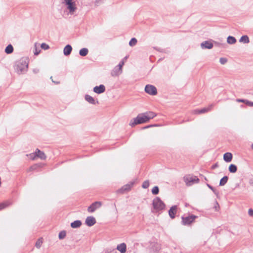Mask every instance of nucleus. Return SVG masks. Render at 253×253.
<instances>
[{
	"label": "nucleus",
	"instance_id": "nucleus-44",
	"mask_svg": "<svg viewBox=\"0 0 253 253\" xmlns=\"http://www.w3.org/2000/svg\"><path fill=\"white\" fill-rule=\"evenodd\" d=\"M35 152L34 153H31L30 154V158L32 159V160H34L35 159V158L36 157V156H35Z\"/></svg>",
	"mask_w": 253,
	"mask_h": 253
},
{
	"label": "nucleus",
	"instance_id": "nucleus-11",
	"mask_svg": "<svg viewBox=\"0 0 253 253\" xmlns=\"http://www.w3.org/2000/svg\"><path fill=\"white\" fill-rule=\"evenodd\" d=\"M177 209V206L174 205L172 206L169 211V216L172 219H174L175 216Z\"/></svg>",
	"mask_w": 253,
	"mask_h": 253
},
{
	"label": "nucleus",
	"instance_id": "nucleus-13",
	"mask_svg": "<svg viewBox=\"0 0 253 253\" xmlns=\"http://www.w3.org/2000/svg\"><path fill=\"white\" fill-rule=\"evenodd\" d=\"M213 106H214V104H211L207 108H204L200 110H196L195 112L197 114L205 113H206V112L210 111L211 110V109L213 107Z\"/></svg>",
	"mask_w": 253,
	"mask_h": 253
},
{
	"label": "nucleus",
	"instance_id": "nucleus-29",
	"mask_svg": "<svg viewBox=\"0 0 253 253\" xmlns=\"http://www.w3.org/2000/svg\"><path fill=\"white\" fill-rule=\"evenodd\" d=\"M66 236V232L64 230L61 231L59 233L58 235V237L59 239L62 240L65 238Z\"/></svg>",
	"mask_w": 253,
	"mask_h": 253
},
{
	"label": "nucleus",
	"instance_id": "nucleus-38",
	"mask_svg": "<svg viewBox=\"0 0 253 253\" xmlns=\"http://www.w3.org/2000/svg\"><path fill=\"white\" fill-rule=\"evenodd\" d=\"M41 47L43 49H48L49 48V46L47 44L42 43L41 44Z\"/></svg>",
	"mask_w": 253,
	"mask_h": 253
},
{
	"label": "nucleus",
	"instance_id": "nucleus-30",
	"mask_svg": "<svg viewBox=\"0 0 253 253\" xmlns=\"http://www.w3.org/2000/svg\"><path fill=\"white\" fill-rule=\"evenodd\" d=\"M137 40L135 38H132L129 42V45L130 46H134L137 43Z\"/></svg>",
	"mask_w": 253,
	"mask_h": 253
},
{
	"label": "nucleus",
	"instance_id": "nucleus-22",
	"mask_svg": "<svg viewBox=\"0 0 253 253\" xmlns=\"http://www.w3.org/2000/svg\"><path fill=\"white\" fill-rule=\"evenodd\" d=\"M11 205V203L9 201H5L0 203V211L4 209Z\"/></svg>",
	"mask_w": 253,
	"mask_h": 253
},
{
	"label": "nucleus",
	"instance_id": "nucleus-15",
	"mask_svg": "<svg viewBox=\"0 0 253 253\" xmlns=\"http://www.w3.org/2000/svg\"><path fill=\"white\" fill-rule=\"evenodd\" d=\"M116 249L121 253H125L126 251V245L123 243L117 245Z\"/></svg>",
	"mask_w": 253,
	"mask_h": 253
},
{
	"label": "nucleus",
	"instance_id": "nucleus-26",
	"mask_svg": "<svg viewBox=\"0 0 253 253\" xmlns=\"http://www.w3.org/2000/svg\"><path fill=\"white\" fill-rule=\"evenodd\" d=\"M228 179V177L227 176H223L220 180L219 186L224 185L227 182Z\"/></svg>",
	"mask_w": 253,
	"mask_h": 253
},
{
	"label": "nucleus",
	"instance_id": "nucleus-37",
	"mask_svg": "<svg viewBox=\"0 0 253 253\" xmlns=\"http://www.w3.org/2000/svg\"><path fill=\"white\" fill-rule=\"evenodd\" d=\"M85 221H95V219L93 216H88L86 218Z\"/></svg>",
	"mask_w": 253,
	"mask_h": 253
},
{
	"label": "nucleus",
	"instance_id": "nucleus-25",
	"mask_svg": "<svg viewBox=\"0 0 253 253\" xmlns=\"http://www.w3.org/2000/svg\"><path fill=\"white\" fill-rule=\"evenodd\" d=\"M237 170V167L234 164H231L229 167V171L231 173H235Z\"/></svg>",
	"mask_w": 253,
	"mask_h": 253
},
{
	"label": "nucleus",
	"instance_id": "nucleus-18",
	"mask_svg": "<svg viewBox=\"0 0 253 253\" xmlns=\"http://www.w3.org/2000/svg\"><path fill=\"white\" fill-rule=\"evenodd\" d=\"M233 158L232 154L230 152L225 153L223 155V160L227 163L230 162Z\"/></svg>",
	"mask_w": 253,
	"mask_h": 253
},
{
	"label": "nucleus",
	"instance_id": "nucleus-46",
	"mask_svg": "<svg viewBox=\"0 0 253 253\" xmlns=\"http://www.w3.org/2000/svg\"><path fill=\"white\" fill-rule=\"evenodd\" d=\"M218 167V165L217 163H215L214 165H213L211 167L212 169H215L217 168Z\"/></svg>",
	"mask_w": 253,
	"mask_h": 253
},
{
	"label": "nucleus",
	"instance_id": "nucleus-43",
	"mask_svg": "<svg viewBox=\"0 0 253 253\" xmlns=\"http://www.w3.org/2000/svg\"><path fill=\"white\" fill-rule=\"evenodd\" d=\"M248 214L250 216H253V210L252 209H250L249 210Z\"/></svg>",
	"mask_w": 253,
	"mask_h": 253
},
{
	"label": "nucleus",
	"instance_id": "nucleus-4",
	"mask_svg": "<svg viewBox=\"0 0 253 253\" xmlns=\"http://www.w3.org/2000/svg\"><path fill=\"white\" fill-rule=\"evenodd\" d=\"M63 3L67 6V8L69 10V13L71 15L74 14L77 10V7L75 1L74 0H63Z\"/></svg>",
	"mask_w": 253,
	"mask_h": 253
},
{
	"label": "nucleus",
	"instance_id": "nucleus-51",
	"mask_svg": "<svg viewBox=\"0 0 253 253\" xmlns=\"http://www.w3.org/2000/svg\"><path fill=\"white\" fill-rule=\"evenodd\" d=\"M39 54V53L38 52H36L35 53V55H38Z\"/></svg>",
	"mask_w": 253,
	"mask_h": 253
},
{
	"label": "nucleus",
	"instance_id": "nucleus-34",
	"mask_svg": "<svg viewBox=\"0 0 253 253\" xmlns=\"http://www.w3.org/2000/svg\"><path fill=\"white\" fill-rule=\"evenodd\" d=\"M149 182L148 180L144 181L143 182V184L142 185V187L144 189L147 188L149 187Z\"/></svg>",
	"mask_w": 253,
	"mask_h": 253
},
{
	"label": "nucleus",
	"instance_id": "nucleus-27",
	"mask_svg": "<svg viewBox=\"0 0 253 253\" xmlns=\"http://www.w3.org/2000/svg\"><path fill=\"white\" fill-rule=\"evenodd\" d=\"M42 243H43V239H42V238H40L36 242V243L35 244V247L37 249H40L42 247Z\"/></svg>",
	"mask_w": 253,
	"mask_h": 253
},
{
	"label": "nucleus",
	"instance_id": "nucleus-12",
	"mask_svg": "<svg viewBox=\"0 0 253 253\" xmlns=\"http://www.w3.org/2000/svg\"><path fill=\"white\" fill-rule=\"evenodd\" d=\"M201 47L203 49H211L213 47V44L210 41H205L201 43Z\"/></svg>",
	"mask_w": 253,
	"mask_h": 253
},
{
	"label": "nucleus",
	"instance_id": "nucleus-45",
	"mask_svg": "<svg viewBox=\"0 0 253 253\" xmlns=\"http://www.w3.org/2000/svg\"><path fill=\"white\" fill-rule=\"evenodd\" d=\"M95 222H85L87 226L90 227L93 226Z\"/></svg>",
	"mask_w": 253,
	"mask_h": 253
},
{
	"label": "nucleus",
	"instance_id": "nucleus-28",
	"mask_svg": "<svg viewBox=\"0 0 253 253\" xmlns=\"http://www.w3.org/2000/svg\"><path fill=\"white\" fill-rule=\"evenodd\" d=\"M118 68H119L116 66L114 69V70L112 71L111 75H112V76H118L120 74H121L122 73V71H119Z\"/></svg>",
	"mask_w": 253,
	"mask_h": 253
},
{
	"label": "nucleus",
	"instance_id": "nucleus-5",
	"mask_svg": "<svg viewBox=\"0 0 253 253\" xmlns=\"http://www.w3.org/2000/svg\"><path fill=\"white\" fill-rule=\"evenodd\" d=\"M183 180L185 184L190 186L194 183H197L199 182V179L196 176L185 175L183 177Z\"/></svg>",
	"mask_w": 253,
	"mask_h": 253
},
{
	"label": "nucleus",
	"instance_id": "nucleus-32",
	"mask_svg": "<svg viewBox=\"0 0 253 253\" xmlns=\"http://www.w3.org/2000/svg\"><path fill=\"white\" fill-rule=\"evenodd\" d=\"M82 222H71V226L73 228H76L80 227Z\"/></svg>",
	"mask_w": 253,
	"mask_h": 253
},
{
	"label": "nucleus",
	"instance_id": "nucleus-19",
	"mask_svg": "<svg viewBox=\"0 0 253 253\" xmlns=\"http://www.w3.org/2000/svg\"><path fill=\"white\" fill-rule=\"evenodd\" d=\"M236 38L233 36H229L227 38V42L228 44H233L236 42Z\"/></svg>",
	"mask_w": 253,
	"mask_h": 253
},
{
	"label": "nucleus",
	"instance_id": "nucleus-3",
	"mask_svg": "<svg viewBox=\"0 0 253 253\" xmlns=\"http://www.w3.org/2000/svg\"><path fill=\"white\" fill-rule=\"evenodd\" d=\"M147 119L144 113L139 114L135 118L133 119V121L131 120L130 122L129 125L131 126H134L138 124L147 123L149 122Z\"/></svg>",
	"mask_w": 253,
	"mask_h": 253
},
{
	"label": "nucleus",
	"instance_id": "nucleus-14",
	"mask_svg": "<svg viewBox=\"0 0 253 253\" xmlns=\"http://www.w3.org/2000/svg\"><path fill=\"white\" fill-rule=\"evenodd\" d=\"M35 156L40 158L41 160H45L46 158V156L45 154L42 151H40L39 149H36Z\"/></svg>",
	"mask_w": 253,
	"mask_h": 253
},
{
	"label": "nucleus",
	"instance_id": "nucleus-41",
	"mask_svg": "<svg viewBox=\"0 0 253 253\" xmlns=\"http://www.w3.org/2000/svg\"><path fill=\"white\" fill-rule=\"evenodd\" d=\"M38 165H33L32 166H31L30 168H29V171H32V170H35L37 169L38 168Z\"/></svg>",
	"mask_w": 253,
	"mask_h": 253
},
{
	"label": "nucleus",
	"instance_id": "nucleus-17",
	"mask_svg": "<svg viewBox=\"0 0 253 253\" xmlns=\"http://www.w3.org/2000/svg\"><path fill=\"white\" fill-rule=\"evenodd\" d=\"M84 98L87 102L91 104L94 105L98 102V101H95L92 96L88 94L85 95Z\"/></svg>",
	"mask_w": 253,
	"mask_h": 253
},
{
	"label": "nucleus",
	"instance_id": "nucleus-48",
	"mask_svg": "<svg viewBox=\"0 0 253 253\" xmlns=\"http://www.w3.org/2000/svg\"><path fill=\"white\" fill-rule=\"evenodd\" d=\"M152 126V125H149V126H147L145 127H143L144 129H146V128H149L150 127Z\"/></svg>",
	"mask_w": 253,
	"mask_h": 253
},
{
	"label": "nucleus",
	"instance_id": "nucleus-9",
	"mask_svg": "<svg viewBox=\"0 0 253 253\" xmlns=\"http://www.w3.org/2000/svg\"><path fill=\"white\" fill-rule=\"evenodd\" d=\"M197 217V216L193 214H185L181 217L182 221H194Z\"/></svg>",
	"mask_w": 253,
	"mask_h": 253
},
{
	"label": "nucleus",
	"instance_id": "nucleus-24",
	"mask_svg": "<svg viewBox=\"0 0 253 253\" xmlns=\"http://www.w3.org/2000/svg\"><path fill=\"white\" fill-rule=\"evenodd\" d=\"M13 51V47L11 44H8L5 48V52L7 54H10Z\"/></svg>",
	"mask_w": 253,
	"mask_h": 253
},
{
	"label": "nucleus",
	"instance_id": "nucleus-42",
	"mask_svg": "<svg viewBox=\"0 0 253 253\" xmlns=\"http://www.w3.org/2000/svg\"><path fill=\"white\" fill-rule=\"evenodd\" d=\"M246 100V99H236L237 102H243V103H244L245 104Z\"/></svg>",
	"mask_w": 253,
	"mask_h": 253
},
{
	"label": "nucleus",
	"instance_id": "nucleus-50",
	"mask_svg": "<svg viewBox=\"0 0 253 253\" xmlns=\"http://www.w3.org/2000/svg\"><path fill=\"white\" fill-rule=\"evenodd\" d=\"M157 250H156L157 251H159L160 249V248H161L160 246L159 245H158V244H157Z\"/></svg>",
	"mask_w": 253,
	"mask_h": 253
},
{
	"label": "nucleus",
	"instance_id": "nucleus-8",
	"mask_svg": "<svg viewBox=\"0 0 253 253\" xmlns=\"http://www.w3.org/2000/svg\"><path fill=\"white\" fill-rule=\"evenodd\" d=\"M101 206V203L100 202H95L93 203L88 208V211L89 212H94L96 209L100 208Z\"/></svg>",
	"mask_w": 253,
	"mask_h": 253
},
{
	"label": "nucleus",
	"instance_id": "nucleus-54",
	"mask_svg": "<svg viewBox=\"0 0 253 253\" xmlns=\"http://www.w3.org/2000/svg\"><path fill=\"white\" fill-rule=\"evenodd\" d=\"M55 83L56 84H59V82H55Z\"/></svg>",
	"mask_w": 253,
	"mask_h": 253
},
{
	"label": "nucleus",
	"instance_id": "nucleus-20",
	"mask_svg": "<svg viewBox=\"0 0 253 253\" xmlns=\"http://www.w3.org/2000/svg\"><path fill=\"white\" fill-rule=\"evenodd\" d=\"M144 114H145V116L147 117V118H148L147 120L148 121L150 119H153L156 116V114L153 112H150V111L144 113Z\"/></svg>",
	"mask_w": 253,
	"mask_h": 253
},
{
	"label": "nucleus",
	"instance_id": "nucleus-2",
	"mask_svg": "<svg viewBox=\"0 0 253 253\" xmlns=\"http://www.w3.org/2000/svg\"><path fill=\"white\" fill-rule=\"evenodd\" d=\"M152 205L153 208L152 210L153 212H158L162 211L165 209L166 206L164 203L159 197H157L154 199Z\"/></svg>",
	"mask_w": 253,
	"mask_h": 253
},
{
	"label": "nucleus",
	"instance_id": "nucleus-6",
	"mask_svg": "<svg viewBox=\"0 0 253 253\" xmlns=\"http://www.w3.org/2000/svg\"><path fill=\"white\" fill-rule=\"evenodd\" d=\"M135 182V180L130 181L127 184L124 185L121 188L118 190L117 192L118 193H124L126 192L129 191L134 184Z\"/></svg>",
	"mask_w": 253,
	"mask_h": 253
},
{
	"label": "nucleus",
	"instance_id": "nucleus-35",
	"mask_svg": "<svg viewBox=\"0 0 253 253\" xmlns=\"http://www.w3.org/2000/svg\"><path fill=\"white\" fill-rule=\"evenodd\" d=\"M227 59L226 58L221 57L219 59V62L222 65L226 64L227 63Z\"/></svg>",
	"mask_w": 253,
	"mask_h": 253
},
{
	"label": "nucleus",
	"instance_id": "nucleus-40",
	"mask_svg": "<svg viewBox=\"0 0 253 253\" xmlns=\"http://www.w3.org/2000/svg\"><path fill=\"white\" fill-rule=\"evenodd\" d=\"M245 104L249 106L253 107V102L249 101L248 100H246Z\"/></svg>",
	"mask_w": 253,
	"mask_h": 253
},
{
	"label": "nucleus",
	"instance_id": "nucleus-31",
	"mask_svg": "<svg viewBox=\"0 0 253 253\" xmlns=\"http://www.w3.org/2000/svg\"><path fill=\"white\" fill-rule=\"evenodd\" d=\"M159 188L158 186H154L153 189H152V193L153 195H157L159 194Z\"/></svg>",
	"mask_w": 253,
	"mask_h": 253
},
{
	"label": "nucleus",
	"instance_id": "nucleus-21",
	"mask_svg": "<svg viewBox=\"0 0 253 253\" xmlns=\"http://www.w3.org/2000/svg\"><path fill=\"white\" fill-rule=\"evenodd\" d=\"M88 53V50L87 48H83L79 51V54L81 56H85Z\"/></svg>",
	"mask_w": 253,
	"mask_h": 253
},
{
	"label": "nucleus",
	"instance_id": "nucleus-49",
	"mask_svg": "<svg viewBox=\"0 0 253 253\" xmlns=\"http://www.w3.org/2000/svg\"><path fill=\"white\" fill-rule=\"evenodd\" d=\"M191 223V222H183V224H184V225H190Z\"/></svg>",
	"mask_w": 253,
	"mask_h": 253
},
{
	"label": "nucleus",
	"instance_id": "nucleus-52",
	"mask_svg": "<svg viewBox=\"0 0 253 253\" xmlns=\"http://www.w3.org/2000/svg\"><path fill=\"white\" fill-rule=\"evenodd\" d=\"M74 221H77V222H78V221H81L80 220H74Z\"/></svg>",
	"mask_w": 253,
	"mask_h": 253
},
{
	"label": "nucleus",
	"instance_id": "nucleus-10",
	"mask_svg": "<svg viewBox=\"0 0 253 253\" xmlns=\"http://www.w3.org/2000/svg\"><path fill=\"white\" fill-rule=\"evenodd\" d=\"M93 90L97 94H101L105 92V86L103 84H100L99 86L94 87Z\"/></svg>",
	"mask_w": 253,
	"mask_h": 253
},
{
	"label": "nucleus",
	"instance_id": "nucleus-33",
	"mask_svg": "<svg viewBox=\"0 0 253 253\" xmlns=\"http://www.w3.org/2000/svg\"><path fill=\"white\" fill-rule=\"evenodd\" d=\"M207 186L210 189H211L212 192L216 195L217 196L219 192L213 187H212V186H211V185H210L209 184H207Z\"/></svg>",
	"mask_w": 253,
	"mask_h": 253
},
{
	"label": "nucleus",
	"instance_id": "nucleus-47",
	"mask_svg": "<svg viewBox=\"0 0 253 253\" xmlns=\"http://www.w3.org/2000/svg\"><path fill=\"white\" fill-rule=\"evenodd\" d=\"M39 71H40V70L39 69H38V68L34 69L33 70V72L35 74H37L39 72Z\"/></svg>",
	"mask_w": 253,
	"mask_h": 253
},
{
	"label": "nucleus",
	"instance_id": "nucleus-16",
	"mask_svg": "<svg viewBox=\"0 0 253 253\" xmlns=\"http://www.w3.org/2000/svg\"><path fill=\"white\" fill-rule=\"evenodd\" d=\"M72 50V47L70 44L66 45L63 49V53L65 56H69L70 55Z\"/></svg>",
	"mask_w": 253,
	"mask_h": 253
},
{
	"label": "nucleus",
	"instance_id": "nucleus-55",
	"mask_svg": "<svg viewBox=\"0 0 253 253\" xmlns=\"http://www.w3.org/2000/svg\"><path fill=\"white\" fill-rule=\"evenodd\" d=\"M252 148L253 149V144L252 145Z\"/></svg>",
	"mask_w": 253,
	"mask_h": 253
},
{
	"label": "nucleus",
	"instance_id": "nucleus-36",
	"mask_svg": "<svg viewBox=\"0 0 253 253\" xmlns=\"http://www.w3.org/2000/svg\"><path fill=\"white\" fill-rule=\"evenodd\" d=\"M124 65V62L123 61H121L119 64H118V65L117 66L119 68L118 69V71H122V67Z\"/></svg>",
	"mask_w": 253,
	"mask_h": 253
},
{
	"label": "nucleus",
	"instance_id": "nucleus-1",
	"mask_svg": "<svg viewBox=\"0 0 253 253\" xmlns=\"http://www.w3.org/2000/svg\"><path fill=\"white\" fill-rule=\"evenodd\" d=\"M28 68V63L26 60L21 59L16 63L15 69L18 74H22L27 72Z\"/></svg>",
	"mask_w": 253,
	"mask_h": 253
},
{
	"label": "nucleus",
	"instance_id": "nucleus-53",
	"mask_svg": "<svg viewBox=\"0 0 253 253\" xmlns=\"http://www.w3.org/2000/svg\"><path fill=\"white\" fill-rule=\"evenodd\" d=\"M216 203L217 205L218 206V207H219L218 203L217 202H216Z\"/></svg>",
	"mask_w": 253,
	"mask_h": 253
},
{
	"label": "nucleus",
	"instance_id": "nucleus-39",
	"mask_svg": "<svg viewBox=\"0 0 253 253\" xmlns=\"http://www.w3.org/2000/svg\"><path fill=\"white\" fill-rule=\"evenodd\" d=\"M103 2V0H95V5L96 6H98L101 3Z\"/></svg>",
	"mask_w": 253,
	"mask_h": 253
},
{
	"label": "nucleus",
	"instance_id": "nucleus-23",
	"mask_svg": "<svg viewBox=\"0 0 253 253\" xmlns=\"http://www.w3.org/2000/svg\"><path fill=\"white\" fill-rule=\"evenodd\" d=\"M239 42H244L245 43H248L250 42V40L248 36L244 35L242 36L239 40Z\"/></svg>",
	"mask_w": 253,
	"mask_h": 253
},
{
	"label": "nucleus",
	"instance_id": "nucleus-7",
	"mask_svg": "<svg viewBox=\"0 0 253 253\" xmlns=\"http://www.w3.org/2000/svg\"><path fill=\"white\" fill-rule=\"evenodd\" d=\"M145 91L151 95H155L157 94L156 87L151 84H147L145 87Z\"/></svg>",
	"mask_w": 253,
	"mask_h": 253
}]
</instances>
